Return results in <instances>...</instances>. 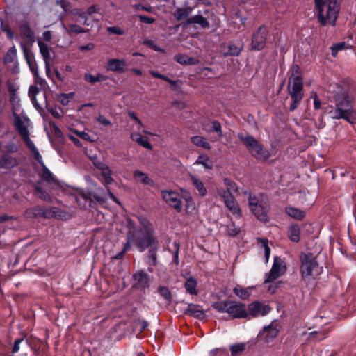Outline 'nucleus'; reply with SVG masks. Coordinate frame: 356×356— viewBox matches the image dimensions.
<instances>
[{
    "label": "nucleus",
    "instance_id": "6ab92c4d",
    "mask_svg": "<svg viewBox=\"0 0 356 356\" xmlns=\"http://www.w3.org/2000/svg\"><path fill=\"white\" fill-rule=\"evenodd\" d=\"M38 44L40 48V52L43 58L45 64V69L47 74L50 72L49 60L51 59L50 49L47 44L41 40L38 41Z\"/></svg>",
    "mask_w": 356,
    "mask_h": 356
},
{
    "label": "nucleus",
    "instance_id": "052dcab7",
    "mask_svg": "<svg viewBox=\"0 0 356 356\" xmlns=\"http://www.w3.org/2000/svg\"><path fill=\"white\" fill-rule=\"evenodd\" d=\"M188 312L192 314H195L197 316L203 314L202 311L200 309L198 306H196L193 304L188 305Z\"/></svg>",
    "mask_w": 356,
    "mask_h": 356
},
{
    "label": "nucleus",
    "instance_id": "09e8293b",
    "mask_svg": "<svg viewBox=\"0 0 356 356\" xmlns=\"http://www.w3.org/2000/svg\"><path fill=\"white\" fill-rule=\"evenodd\" d=\"M35 193L38 195V197L41 200H42L44 201H47V202H51V197L49 195V193H47L46 191H43L40 187H39L38 186H35Z\"/></svg>",
    "mask_w": 356,
    "mask_h": 356
},
{
    "label": "nucleus",
    "instance_id": "69168bd1",
    "mask_svg": "<svg viewBox=\"0 0 356 356\" xmlns=\"http://www.w3.org/2000/svg\"><path fill=\"white\" fill-rule=\"evenodd\" d=\"M138 18L140 19V22H144L145 24H152L155 21L154 18L149 17L145 15H138Z\"/></svg>",
    "mask_w": 356,
    "mask_h": 356
},
{
    "label": "nucleus",
    "instance_id": "f8f14e48",
    "mask_svg": "<svg viewBox=\"0 0 356 356\" xmlns=\"http://www.w3.org/2000/svg\"><path fill=\"white\" fill-rule=\"evenodd\" d=\"M162 197L165 202L173 207L177 211L180 212L182 209L181 195L172 191H162Z\"/></svg>",
    "mask_w": 356,
    "mask_h": 356
},
{
    "label": "nucleus",
    "instance_id": "de8ad7c7",
    "mask_svg": "<svg viewBox=\"0 0 356 356\" xmlns=\"http://www.w3.org/2000/svg\"><path fill=\"white\" fill-rule=\"evenodd\" d=\"M259 243H261V248H264V255L266 259V262H268L270 255V249L268 246V241L264 238H259Z\"/></svg>",
    "mask_w": 356,
    "mask_h": 356
},
{
    "label": "nucleus",
    "instance_id": "4d7b16f0",
    "mask_svg": "<svg viewBox=\"0 0 356 356\" xmlns=\"http://www.w3.org/2000/svg\"><path fill=\"white\" fill-rule=\"evenodd\" d=\"M21 47L28 64L33 62L32 55L29 49L23 43H21Z\"/></svg>",
    "mask_w": 356,
    "mask_h": 356
},
{
    "label": "nucleus",
    "instance_id": "20e7f679",
    "mask_svg": "<svg viewBox=\"0 0 356 356\" xmlns=\"http://www.w3.org/2000/svg\"><path fill=\"white\" fill-rule=\"evenodd\" d=\"M300 261V272L305 281L309 282L321 274L323 268L319 266L316 257L312 254H302Z\"/></svg>",
    "mask_w": 356,
    "mask_h": 356
},
{
    "label": "nucleus",
    "instance_id": "ea45409f",
    "mask_svg": "<svg viewBox=\"0 0 356 356\" xmlns=\"http://www.w3.org/2000/svg\"><path fill=\"white\" fill-rule=\"evenodd\" d=\"M29 347V342L27 340L24 339H17L13 345L12 353H16L19 351L20 349H26Z\"/></svg>",
    "mask_w": 356,
    "mask_h": 356
},
{
    "label": "nucleus",
    "instance_id": "5701e85b",
    "mask_svg": "<svg viewBox=\"0 0 356 356\" xmlns=\"http://www.w3.org/2000/svg\"><path fill=\"white\" fill-rule=\"evenodd\" d=\"M254 289V286L243 288L242 286L237 285L233 289V291L236 294V296H237L241 300H247L250 296L252 291Z\"/></svg>",
    "mask_w": 356,
    "mask_h": 356
},
{
    "label": "nucleus",
    "instance_id": "3c124183",
    "mask_svg": "<svg viewBox=\"0 0 356 356\" xmlns=\"http://www.w3.org/2000/svg\"><path fill=\"white\" fill-rule=\"evenodd\" d=\"M17 56V50L15 47H11L4 57L5 63L13 62Z\"/></svg>",
    "mask_w": 356,
    "mask_h": 356
},
{
    "label": "nucleus",
    "instance_id": "5fc2aeb1",
    "mask_svg": "<svg viewBox=\"0 0 356 356\" xmlns=\"http://www.w3.org/2000/svg\"><path fill=\"white\" fill-rule=\"evenodd\" d=\"M156 245L157 243L154 245H152V248L149 250V258L152 260V264L154 266L156 264Z\"/></svg>",
    "mask_w": 356,
    "mask_h": 356
},
{
    "label": "nucleus",
    "instance_id": "6e6552de",
    "mask_svg": "<svg viewBox=\"0 0 356 356\" xmlns=\"http://www.w3.org/2000/svg\"><path fill=\"white\" fill-rule=\"evenodd\" d=\"M217 193L224 200V203L229 211L236 218L242 216V211L232 195H227V192L223 188H218Z\"/></svg>",
    "mask_w": 356,
    "mask_h": 356
},
{
    "label": "nucleus",
    "instance_id": "bb28decb",
    "mask_svg": "<svg viewBox=\"0 0 356 356\" xmlns=\"http://www.w3.org/2000/svg\"><path fill=\"white\" fill-rule=\"evenodd\" d=\"M250 210L260 221L266 222L268 220L266 210L261 204H259L257 207L250 209Z\"/></svg>",
    "mask_w": 356,
    "mask_h": 356
},
{
    "label": "nucleus",
    "instance_id": "412c9836",
    "mask_svg": "<svg viewBox=\"0 0 356 356\" xmlns=\"http://www.w3.org/2000/svg\"><path fill=\"white\" fill-rule=\"evenodd\" d=\"M222 52L225 56H238L243 49V45H236L232 42H229L227 44H222L221 47Z\"/></svg>",
    "mask_w": 356,
    "mask_h": 356
},
{
    "label": "nucleus",
    "instance_id": "7ed1b4c3",
    "mask_svg": "<svg viewBox=\"0 0 356 356\" xmlns=\"http://www.w3.org/2000/svg\"><path fill=\"white\" fill-rule=\"evenodd\" d=\"M152 232H146L143 229L130 230L127 236V243L124 246V251H128L131 245H136L140 252H143L148 247L154 245L157 241Z\"/></svg>",
    "mask_w": 356,
    "mask_h": 356
},
{
    "label": "nucleus",
    "instance_id": "13d9d810",
    "mask_svg": "<svg viewBox=\"0 0 356 356\" xmlns=\"http://www.w3.org/2000/svg\"><path fill=\"white\" fill-rule=\"evenodd\" d=\"M107 31L109 33L122 35L124 34V31L119 26H110L107 28Z\"/></svg>",
    "mask_w": 356,
    "mask_h": 356
},
{
    "label": "nucleus",
    "instance_id": "4468645a",
    "mask_svg": "<svg viewBox=\"0 0 356 356\" xmlns=\"http://www.w3.org/2000/svg\"><path fill=\"white\" fill-rule=\"evenodd\" d=\"M42 169L38 172L40 177L50 184L54 189L60 188L61 184L60 181L55 177L53 173L46 167L43 161L39 163Z\"/></svg>",
    "mask_w": 356,
    "mask_h": 356
},
{
    "label": "nucleus",
    "instance_id": "e433bc0d",
    "mask_svg": "<svg viewBox=\"0 0 356 356\" xmlns=\"http://www.w3.org/2000/svg\"><path fill=\"white\" fill-rule=\"evenodd\" d=\"M191 141L197 147H201L205 149H210L211 146L206 139L200 136H195L191 138Z\"/></svg>",
    "mask_w": 356,
    "mask_h": 356
},
{
    "label": "nucleus",
    "instance_id": "c756f323",
    "mask_svg": "<svg viewBox=\"0 0 356 356\" xmlns=\"http://www.w3.org/2000/svg\"><path fill=\"white\" fill-rule=\"evenodd\" d=\"M130 137L134 141L136 142L140 146L148 149H152V145L146 137L142 136L137 133H132Z\"/></svg>",
    "mask_w": 356,
    "mask_h": 356
},
{
    "label": "nucleus",
    "instance_id": "423d86ee",
    "mask_svg": "<svg viewBox=\"0 0 356 356\" xmlns=\"http://www.w3.org/2000/svg\"><path fill=\"white\" fill-rule=\"evenodd\" d=\"M213 307L220 312H225L234 318H245L248 316L245 305L236 301H220L213 304Z\"/></svg>",
    "mask_w": 356,
    "mask_h": 356
},
{
    "label": "nucleus",
    "instance_id": "4c0bfd02",
    "mask_svg": "<svg viewBox=\"0 0 356 356\" xmlns=\"http://www.w3.org/2000/svg\"><path fill=\"white\" fill-rule=\"evenodd\" d=\"M21 34L25 37L29 42H34V33L27 24H23L20 28Z\"/></svg>",
    "mask_w": 356,
    "mask_h": 356
},
{
    "label": "nucleus",
    "instance_id": "8fccbe9b",
    "mask_svg": "<svg viewBox=\"0 0 356 356\" xmlns=\"http://www.w3.org/2000/svg\"><path fill=\"white\" fill-rule=\"evenodd\" d=\"M245 348V343H241L232 345L230 347V351L232 356H236L237 354L243 352Z\"/></svg>",
    "mask_w": 356,
    "mask_h": 356
},
{
    "label": "nucleus",
    "instance_id": "58836bf2",
    "mask_svg": "<svg viewBox=\"0 0 356 356\" xmlns=\"http://www.w3.org/2000/svg\"><path fill=\"white\" fill-rule=\"evenodd\" d=\"M223 184L226 187V188L223 189L227 192V195H232L233 192H236L238 190L236 184L230 179H224Z\"/></svg>",
    "mask_w": 356,
    "mask_h": 356
},
{
    "label": "nucleus",
    "instance_id": "2f4dec72",
    "mask_svg": "<svg viewBox=\"0 0 356 356\" xmlns=\"http://www.w3.org/2000/svg\"><path fill=\"white\" fill-rule=\"evenodd\" d=\"M191 179L193 186L197 190L199 194L202 197L205 196L207 193V190L204 186L203 181L193 175H191Z\"/></svg>",
    "mask_w": 356,
    "mask_h": 356
},
{
    "label": "nucleus",
    "instance_id": "393cba45",
    "mask_svg": "<svg viewBox=\"0 0 356 356\" xmlns=\"http://www.w3.org/2000/svg\"><path fill=\"white\" fill-rule=\"evenodd\" d=\"M22 138L24 141L29 149L31 151L34 158L38 161V163H42V156L40 154L33 142L30 139L29 134H27L26 136L22 137Z\"/></svg>",
    "mask_w": 356,
    "mask_h": 356
},
{
    "label": "nucleus",
    "instance_id": "9b49d317",
    "mask_svg": "<svg viewBox=\"0 0 356 356\" xmlns=\"http://www.w3.org/2000/svg\"><path fill=\"white\" fill-rule=\"evenodd\" d=\"M303 83L300 76H293L289 79L288 90L291 98L303 97Z\"/></svg>",
    "mask_w": 356,
    "mask_h": 356
},
{
    "label": "nucleus",
    "instance_id": "b1692460",
    "mask_svg": "<svg viewBox=\"0 0 356 356\" xmlns=\"http://www.w3.org/2000/svg\"><path fill=\"white\" fill-rule=\"evenodd\" d=\"M185 24L186 25L197 24L204 29L209 27V22L204 17L201 15H196L188 18Z\"/></svg>",
    "mask_w": 356,
    "mask_h": 356
},
{
    "label": "nucleus",
    "instance_id": "dca6fc26",
    "mask_svg": "<svg viewBox=\"0 0 356 356\" xmlns=\"http://www.w3.org/2000/svg\"><path fill=\"white\" fill-rule=\"evenodd\" d=\"M277 334L278 330L271 323L264 327L258 337L259 340L264 341L265 343H269L277 337Z\"/></svg>",
    "mask_w": 356,
    "mask_h": 356
},
{
    "label": "nucleus",
    "instance_id": "ddd939ff",
    "mask_svg": "<svg viewBox=\"0 0 356 356\" xmlns=\"http://www.w3.org/2000/svg\"><path fill=\"white\" fill-rule=\"evenodd\" d=\"M93 197L97 202H104L106 200V195L100 196L95 194H88L81 191L75 197L77 204L81 208H86L91 204V197Z\"/></svg>",
    "mask_w": 356,
    "mask_h": 356
},
{
    "label": "nucleus",
    "instance_id": "a211bd4d",
    "mask_svg": "<svg viewBox=\"0 0 356 356\" xmlns=\"http://www.w3.org/2000/svg\"><path fill=\"white\" fill-rule=\"evenodd\" d=\"M99 10V7L96 5L90 6L86 11L81 13L79 15V17L81 19H77V22H81L88 26H92V22L93 21L90 17Z\"/></svg>",
    "mask_w": 356,
    "mask_h": 356
},
{
    "label": "nucleus",
    "instance_id": "49530a36",
    "mask_svg": "<svg viewBox=\"0 0 356 356\" xmlns=\"http://www.w3.org/2000/svg\"><path fill=\"white\" fill-rule=\"evenodd\" d=\"M243 193L245 195H248V204L250 209L255 207L259 204H261V202L258 200V197L256 195L251 193L250 191H245Z\"/></svg>",
    "mask_w": 356,
    "mask_h": 356
},
{
    "label": "nucleus",
    "instance_id": "a18cd8bd",
    "mask_svg": "<svg viewBox=\"0 0 356 356\" xmlns=\"http://www.w3.org/2000/svg\"><path fill=\"white\" fill-rule=\"evenodd\" d=\"M241 229L239 227H236L234 222H230L227 225H226V233L228 236H235L239 232Z\"/></svg>",
    "mask_w": 356,
    "mask_h": 356
},
{
    "label": "nucleus",
    "instance_id": "4be33fe9",
    "mask_svg": "<svg viewBox=\"0 0 356 356\" xmlns=\"http://www.w3.org/2000/svg\"><path fill=\"white\" fill-rule=\"evenodd\" d=\"M126 63L124 60L112 58L108 60L106 70L112 72H124Z\"/></svg>",
    "mask_w": 356,
    "mask_h": 356
},
{
    "label": "nucleus",
    "instance_id": "774afa93",
    "mask_svg": "<svg viewBox=\"0 0 356 356\" xmlns=\"http://www.w3.org/2000/svg\"><path fill=\"white\" fill-rule=\"evenodd\" d=\"M94 165L96 167V168L99 170L101 172L104 171V169L108 168V165L102 161H95L94 162Z\"/></svg>",
    "mask_w": 356,
    "mask_h": 356
},
{
    "label": "nucleus",
    "instance_id": "603ef678",
    "mask_svg": "<svg viewBox=\"0 0 356 356\" xmlns=\"http://www.w3.org/2000/svg\"><path fill=\"white\" fill-rule=\"evenodd\" d=\"M346 48V43L343 42H339V43H337L334 45H333L332 47H331V49H332V54L333 56H336L337 53L339 51H341L343 49H345Z\"/></svg>",
    "mask_w": 356,
    "mask_h": 356
},
{
    "label": "nucleus",
    "instance_id": "1a4fd4ad",
    "mask_svg": "<svg viewBox=\"0 0 356 356\" xmlns=\"http://www.w3.org/2000/svg\"><path fill=\"white\" fill-rule=\"evenodd\" d=\"M286 270V263L280 257H275L272 268L270 272L266 275V278L265 279L264 282L269 283L275 280L284 274Z\"/></svg>",
    "mask_w": 356,
    "mask_h": 356
},
{
    "label": "nucleus",
    "instance_id": "7c9ffc66",
    "mask_svg": "<svg viewBox=\"0 0 356 356\" xmlns=\"http://www.w3.org/2000/svg\"><path fill=\"white\" fill-rule=\"evenodd\" d=\"M134 179L142 184L152 186L154 184L153 180H152L147 174L140 171V170H135L134 172Z\"/></svg>",
    "mask_w": 356,
    "mask_h": 356
},
{
    "label": "nucleus",
    "instance_id": "338daca9",
    "mask_svg": "<svg viewBox=\"0 0 356 356\" xmlns=\"http://www.w3.org/2000/svg\"><path fill=\"white\" fill-rule=\"evenodd\" d=\"M292 99V102L290 105V111H293L298 106V105L299 104L300 102L301 101V99L302 98H298L297 97L296 98H291Z\"/></svg>",
    "mask_w": 356,
    "mask_h": 356
},
{
    "label": "nucleus",
    "instance_id": "c85d7f7f",
    "mask_svg": "<svg viewBox=\"0 0 356 356\" xmlns=\"http://www.w3.org/2000/svg\"><path fill=\"white\" fill-rule=\"evenodd\" d=\"M136 285L138 287L145 288L148 286L149 279L147 275L144 272H139L134 275Z\"/></svg>",
    "mask_w": 356,
    "mask_h": 356
},
{
    "label": "nucleus",
    "instance_id": "cd10ccee",
    "mask_svg": "<svg viewBox=\"0 0 356 356\" xmlns=\"http://www.w3.org/2000/svg\"><path fill=\"white\" fill-rule=\"evenodd\" d=\"M192 10L193 8L189 6L185 8H177L174 13V16L178 21L186 19H187L189 18L188 16L191 13Z\"/></svg>",
    "mask_w": 356,
    "mask_h": 356
},
{
    "label": "nucleus",
    "instance_id": "c03bdc74",
    "mask_svg": "<svg viewBox=\"0 0 356 356\" xmlns=\"http://www.w3.org/2000/svg\"><path fill=\"white\" fill-rule=\"evenodd\" d=\"M328 333V331H314L309 333V339L310 340L321 341L325 339Z\"/></svg>",
    "mask_w": 356,
    "mask_h": 356
},
{
    "label": "nucleus",
    "instance_id": "864d4df0",
    "mask_svg": "<svg viewBox=\"0 0 356 356\" xmlns=\"http://www.w3.org/2000/svg\"><path fill=\"white\" fill-rule=\"evenodd\" d=\"M39 92V89L37 86H31L29 89V95L31 98L33 103L36 105V95Z\"/></svg>",
    "mask_w": 356,
    "mask_h": 356
},
{
    "label": "nucleus",
    "instance_id": "0eeeda50",
    "mask_svg": "<svg viewBox=\"0 0 356 356\" xmlns=\"http://www.w3.org/2000/svg\"><path fill=\"white\" fill-rule=\"evenodd\" d=\"M238 137L245 145L249 152L257 160L266 161L270 157L268 151L264 149L262 144L252 136L239 134Z\"/></svg>",
    "mask_w": 356,
    "mask_h": 356
},
{
    "label": "nucleus",
    "instance_id": "aec40b11",
    "mask_svg": "<svg viewBox=\"0 0 356 356\" xmlns=\"http://www.w3.org/2000/svg\"><path fill=\"white\" fill-rule=\"evenodd\" d=\"M18 165L17 159L8 153L3 154L0 159V168L10 170Z\"/></svg>",
    "mask_w": 356,
    "mask_h": 356
},
{
    "label": "nucleus",
    "instance_id": "c9c22d12",
    "mask_svg": "<svg viewBox=\"0 0 356 356\" xmlns=\"http://www.w3.org/2000/svg\"><path fill=\"white\" fill-rule=\"evenodd\" d=\"M300 229L296 224H293L289 227V237L293 242H298L300 240Z\"/></svg>",
    "mask_w": 356,
    "mask_h": 356
},
{
    "label": "nucleus",
    "instance_id": "f704fd0d",
    "mask_svg": "<svg viewBox=\"0 0 356 356\" xmlns=\"http://www.w3.org/2000/svg\"><path fill=\"white\" fill-rule=\"evenodd\" d=\"M197 284L196 280L193 277L188 278L184 284L186 291L191 295H197Z\"/></svg>",
    "mask_w": 356,
    "mask_h": 356
},
{
    "label": "nucleus",
    "instance_id": "473e14b6",
    "mask_svg": "<svg viewBox=\"0 0 356 356\" xmlns=\"http://www.w3.org/2000/svg\"><path fill=\"white\" fill-rule=\"evenodd\" d=\"M285 211H286V213L289 216L292 217L293 218H294L296 220H302L306 216V212L305 211H302V210H300L298 209L291 207H286Z\"/></svg>",
    "mask_w": 356,
    "mask_h": 356
},
{
    "label": "nucleus",
    "instance_id": "37998d69",
    "mask_svg": "<svg viewBox=\"0 0 356 356\" xmlns=\"http://www.w3.org/2000/svg\"><path fill=\"white\" fill-rule=\"evenodd\" d=\"M74 96V92L70 93H61L57 95V100L63 106H66L69 104L70 99L73 98Z\"/></svg>",
    "mask_w": 356,
    "mask_h": 356
},
{
    "label": "nucleus",
    "instance_id": "6e6d98bb",
    "mask_svg": "<svg viewBox=\"0 0 356 356\" xmlns=\"http://www.w3.org/2000/svg\"><path fill=\"white\" fill-rule=\"evenodd\" d=\"M159 293L168 302L171 300V293L169 289L165 286H160L159 288Z\"/></svg>",
    "mask_w": 356,
    "mask_h": 356
},
{
    "label": "nucleus",
    "instance_id": "a878e982",
    "mask_svg": "<svg viewBox=\"0 0 356 356\" xmlns=\"http://www.w3.org/2000/svg\"><path fill=\"white\" fill-rule=\"evenodd\" d=\"M175 60L181 65H197L199 60L197 58L191 57L186 54H177L175 56Z\"/></svg>",
    "mask_w": 356,
    "mask_h": 356
},
{
    "label": "nucleus",
    "instance_id": "f257e3e1",
    "mask_svg": "<svg viewBox=\"0 0 356 356\" xmlns=\"http://www.w3.org/2000/svg\"><path fill=\"white\" fill-rule=\"evenodd\" d=\"M329 92L332 93L335 106L329 112L333 119H344L350 123L356 122V110L353 107V97L350 90L338 84L331 85Z\"/></svg>",
    "mask_w": 356,
    "mask_h": 356
},
{
    "label": "nucleus",
    "instance_id": "2eb2a0df",
    "mask_svg": "<svg viewBox=\"0 0 356 356\" xmlns=\"http://www.w3.org/2000/svg\"><path fill=\"white\" fill-rule=\"evenodd\" d=\"M270 311V307L268 305H264L259 301H254L248 305V316L257 317L258 316H265Z\"/></svg>",
    "mask_w": 356,
    "mask_h": 356
},
{
    "label": "nucleus",
    "instance_id": "a19ab883",
    "mask_svg": "<svg viewBox=\"0 0 356 356\" xmlns=\"http://www.w3.org/2000/svg\"><path fill=\"white\" fill-rule=\"evenodd\" d=\"M138 220L142 227L141 229H143V231H145L146 232L154 233L152 225L151 224V222L147 218L143 217V216H140L138 218Z\"/></svg>",
    "mask_w": 356,
    "mask_h": 356
},
{
    "label": "nucleus",
    "instance_id": "9d476101",
    "mask_svg": "<svg viewBox=\"0 0 356 356\" xmlns=\"http://www.w3.org/2000/svg\"><path fill=\"white\" fill-rule=\"evenodd\" d=\"M268 29L264 26H261L253 34L251 47L254 50H261L266 46V36L268 35Z\"/></svg>",
    "mask_w": 356,
    "mask_h": 356
},
{
    "label": "nucleus",
    "instance_id": "f03ea898",
    "mask_svg": "<svg viewBox=\"0 0 356 356\" xmlns=\"http://www.w3.org/2000/svg\"><path fill=\"white\" fill-rule=\"evenodd\" d=\"M317 17L322 26L335 25L339 12L337 0H314Z\"/></svg>",
    "mask_w": 356,
    "mask_h": 356
},
{
    "label": "nucleus",
    "instance_id": "bf43d9fd",
    "mask_svg": "<svg viewBox=\"0 0 356 356\" xmlns=\"http://www.w3.org/2000/svg\"><path fill=\"white\" fill-rule=\"evenodd\" d=\"M186 211L187 213H193L195 210V204L191 198L186 200Z\"/></svg>",
    "mask_w": 356,
    "mask_h": 356
},
{
    "label": "nucleus",
    "instance_id": "680f3d73",
    "mask_svg": "<svg viewBox=\"0 0 356 356\" xmlns=\"http://www.w3.org/2000/svg\"><path fill=\"white\" fill-rule=\"evenodd\" d=\"M69 28L72 32L75 33H81L85 32L84 29L77 24H71Z\"/></svg>",
    "mask_w": 356,
    "mask_h": 356
},
{
    "label": "nucleus",
    "instance_id": "79ce46f5",
    "mask_svg": "<svg viewBox=\"0 0 356 356\" xmlns=\"http://www.w3.org/2000/svg\"><path fill=\"white\" fill-rule=\"evenodd\" d=\"M111 175L112 172L109 168L101 172V181L104 185L110 184L113 181Z\"/></svg>",
    "mask_w": 356,
    "mask_h": 356
},
{
    "label": "nucleus",
    "instance_id": "0e129e2a",
    "mask_svg": "<svg viewBox=\"0 0 356 356\" xmlns=\"http://www.w3.org/2000/svg\"><path fill=\"white\" fill-rule=\"evenodd\" d=\"M211 131H216L219 134V136H220L222 134L220 124L217 121L213 122L212 128Z\"/></svg>",
    "mask_w": 356,
    "mask_h": 356
},
{
    "label": "nucleus",
    "instance_id": "39448f33",
    "mask_svg": "<svg viewBox=\"0 0 356 356\" xmlns=\"http://www.w3.org/2000/svg\"><path fill=\"white\" fill-rule=\"evenodd\" d=\"M24 216L28 218H55L58 219H67L68 214L57 207H43L36 206L27 209L24 212Z\"/></svg>",
    "mask_w": 356,
    "mask_h": 356
},
{
    "label": "nucleus",
    "instance_id": "f3484780",
    "mask_svg": "<svg viewBox=\"0 0 356 356\" xmlns=\"http://www.w3.org/2000/svg\"><path fill=\"white\" fill-rule=\"evenodd\" d=\"M14 121L13 124L15 129L17 130L19 136L22 137L26 136L29 134L27 129V124L29 123L28 119L22 120L21 117L13 112Z\"/></svg>",
    "mask_w": 356,
    "mask_h": 356
},
{
    "label": "nucleus",
    "instance_id": "e2e57ef3",
    "mask_svg": "<svg viewBox=\"0 0 356 356\" xmlns=\"http://www.w3.org/2000/svg\"><path fill=\"white\" fill-rule=\"evenodd\" d=\"M96 120L102 124L104 126H111V122L109 120L106 118L104 115H99L96 118Z\"/></svg>",
    "mask_w": 356,
    "mask_h": 356
},
{
    "label": "nucleus",
    "instance_id": "72a5a7b5",
    "mask_svg": "<svg viewBox=\"0 0 356 356\" xmlns=\"http://www.w3.org/2000/svg\"><path fill=\"white\" fill-rule=\"evenodd\" d=\"M195 164L202 165L207 170L212 169L213 166L212 161L205 154H200L195 161Z\"/></svg>",
    "mask_w": 356,
    "mask_h": 356
}]
</instances>
